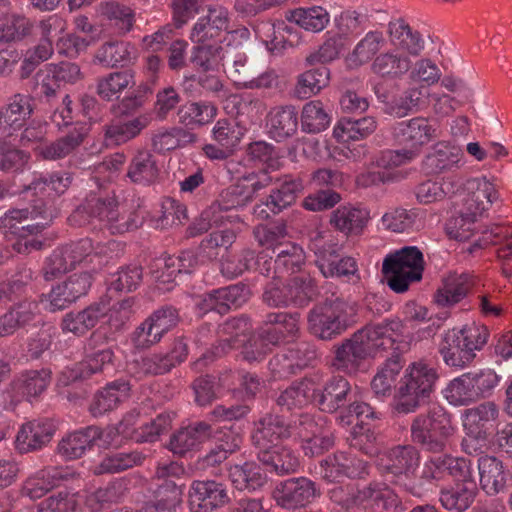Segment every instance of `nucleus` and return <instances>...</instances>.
Segmentation results:
<instances>
[{"label": "nucleus", "instance_id": "obj_1", "mask_svg": "<svg viewBox=\"0 0 512 512\" xmlns=\"http://www.w3.org/2000/svg\"><path fill=\"white\" fill-rule=\"evenodd\" d=\"M401 333L402 323L398 319L367 324L337 348L333 366L337 370L354 373L366 358L397 349L395 344Z\"/></svg>", "mask_w": 512, "mask_h": 512}, {"label": "nucleus", "instance_id": "obj_2", "mask_svg": "<svg viewBox=\"0 0 512 512\" xmlns=\"http://www.w3.org/2000/svg\"><path fill=\"white\" fill-rule=\"evenodd\" d=\"M488 328L475 323L461 328H452L441 336L438 352L444 363L452 368L462 369L470 365L487 343Z\"/></svg>", "mask_w": 512, "mask_h": 512}, {"label": "nucleus", "instance_id": "obj_3", "mask_svg": "<svg viewBox=\"0 0 512 512\" xmlns=\"http://www.w3.org/2000/svg\"><path fill=\"white\" fill-rule=\"evenodd\" d=\"M357 305L340 298L326 299L316 304L307 315L311 335L322 341H331L356 323Z\"/></svg>", "mask_w": 512, "mask_h": 512}, {"label": "nucleus", "instance_id": "obj_4", "mask_svg": "<svg viewBox=\"0 0 512 512\" xmlns=\"http://www.w3.org/2000/svg\"><path fill=\"white\" fill-rule=\"evenodd\" d=\"M467 195L463 198L460 215L450 222V234L463 241L470 237L477 218L488 210L498 194L495 186L485 177L467 179L465 184Z\"/></svg>", "mask_w": 512, "mask_h": 512}, {"label": "nucleus", "instance_id": "obj_5", "mask_svg": "<svg viewBox=\"0 0 512 512\" xmlns=\"http://www.w3.org/2000/svg\"><path fill=\"white\" fill-rule=\"evenodd\" d=\"M438 375L436 370L419 361L408 366L401 380L394 408L398 413L415 412L432 393Z\"/></svg>", "mask_w": 512, "mask_h": 512}, {"label": "nucleus", "instance_id": "obj_6", "mask_svg": "<svg viewBox=\"0 0 512 512\" xmlns=\"http://www.w3.org/2000/svg\"><path fill=\"white\" fill-rule=\"evenodd\" d=\"M451 416L442 408H433L416 416L411 423L412 441L432 453L443 452L453 435Z\"/></svg>", "mask_w": 512, "mask_h": 512}, {"label": "nucleus", "instance_id": "obj_7", "mask_svg": "<svg viewBox=\"0 0 512 512\" xmlns=\"http://www.w3.org/2000/svg\"><path fill=\"white\" fill-rule=\"evenodd\" d=\"M423 270V254L415 246H406L390 253L382 264V272L387 277L388 286L397 293L405 292L411 282L419 281Z\"/></svg>", "mask_w": 512, "mask_h": 512}, {"label": "nucleus", "instance_id": "obj_8", "mask_svg": "<svg viewBox=\"0 0 512 512\" xmlns=\"http://www.w3.org/2000/svg\"><path fill=\"white\" fill-rule=\"evenodd\" d=\"M467 468L466 461L444 454L428 458L419 473H415L408 493L417 498H424L435 492L438 483L448 476L462 477Z\"/></svg>", "mask_w": 512, "mask_h": 512}, {"label": "nucleus", "instance_id": "obj_9", "mask_svg": "<svg viewBox=\"0 0 512 512\" xmlns=\"http://www.w3.org/2000/svg\"><path fill=\"white\" fill-rule=\"evenodd\" d=\"M420 452L413 445H397L384 451L377 460L380 472L408 493L420 466Z\"/></svg>", "mask_w": 512, "mask_h": 512}, {"label": "nucleus", "instance_id": "obj_10", "mask_svg": "<svg viewBox=\"0 0 512 512\" xmlns=\"http://www.w3.org/2000/svg\"><path fill=\"white\" fill-rule=\"evenodd\" d=\"M53 216L51 208L40 201L33 206L32 210L23 208L7 211L0 218V229L5 235L11 234L20 239H26L27 236L42 231L49 225Z\"/></svg>", "mask_w": 512, "mask_h": 512}, {"label": "nucleus", "instance_id": "obj_11", "mask_svg": "<svg viewBox=\"0 0 512 512\" xmlns=\"http://www.w3.org/2000/svg\"><path fill=\"white\" fill-rule=\"evenodd\" d=\"M400 505L399 496L385 482L372 481L356 488L355 512H384L396 510Z\"/></svg>", "mask_w": 512, "mask_h": 512}, {"label": "nucleus", "instance_id": "obj_12", "mask_svg": "<svg viewBox=\"0 0 512 512\" xmlns=\"http://www.w3.org/2000/svg\"><path fill=\"white\" fill-rule=\"evenodd\" d=\"M440 136L437 123L424 117H415L399 122L394 128V137L399 145L415 151V156L424 145Z\"/></svg>", "mask_w": 512, "mask_h": 512}, {"label": "nucleus", "instance_id": "obj_13", "mask_svg": "<svg viewBox=\"0 0 512 512\" xmlns=\"http://www.w3.org/2000/svg\"><path fill=\"white\" fill-rule=\"evenodd\" d=\"M252 326L248 317L242 315L227 319L219 326V343L213 347L212 351L204 353L194 364L200 366L202 362L214 360L228 353L231 349L244 345Z\"/></svg>", "mask_w": 512, "mask_h": 512}, {"label": "nucleus", "instance_id": "obj_14", "mask_svg": "<svg viewBox=\"0 0 512 512\" xmlns=\"http://www.w3.org/2000/svg\"><path fill=\"white\" fill-rule=\"evenodd\" d=\"M119 212L113 198H101L91 195L70 216L73 224L82 226L97 220L101 226L111 231V226L118 222Z\"/></svg>", "mask_w": 512, "mask_h": 512}, {"label": "nucleus", "instance_id": "obj_15", "mask_svg": "<svg viewBox=\"0 0 512 512\" xmlns=\"http://www.w3.org/2000/svg\"><path fill=\"white\" fill-rule=\"evenodd\" d=\"M478 470L480 486L488 496L505 494L512 488V467L509 468L497 457L481 456Z\"/></svg>", "mask_w": 512, "mask_h": 512}, {"label": "nucleus", "instance_id": "obj_16", "mask_svg": "<svg viewBox=\"0 0 512 512\" xmlns=\"http://www.w3.org/2000/svg\"><path fill=\"white\" fill-rule=\"evenodd\" d=\"M354 392L350 382L342 376H333L317 382L315 393V404L321 411L326 413H335L345 404L353 400Z\"/></svg>", "mask_w": 512, "mask_h": 512}, {"label": "nucleus", "instance_id": "obj_17", "mask_svg": "<svg viewBox=\"0 0 512 512\" xmlns=\"http://www.w3.org/2000/svg\"><path fill=\"white\" fill-rule=\"evenodd\" d=\"M229 23L227 8L220 5L209 6L207 15L200 17L193 25L189 38L196 44L215 45L222 34L228 31Z\"/></svg>", "mask_w": 512, "mask_h": 512}, {"label": "nucleus", "instance_id": "obj_18", "mask_svg": "<svg viewBox=\"0 0 512 512\" xmlns=\"http://www.w3.org/2000/svg\"><path fill=\"white\" fill-rule=\"evenodd\" d=\"M227 487L214 480L194 481L189 491V506L192 512H213L228 504Z\"/></svg>", "mask_w": 512, "mask_h": 512}, {"label": "nucleus", "instance_id": "obj_19", "mask_svg": "<svg viewBox=\"0 0 512 512\" xmlns=\"http://www.w3.org/2000/svg\"><path fill=\"white\" fill-rule=\"evenodd\" d=\"M320 495L315 483L306 477L290 478L282 482L275 493L277 504L285 509L302 508Z\"/></svg>", "mask_w": 512, "mask_h": 512}, {"label": "nucleus", "instance_id": "obj_20", "mask_svg": "<svg viewBox=\"0 0 512 512\" xmlns=\"http://www.w3.org/2000/svg\"><path fill=\"white\" fill-rule=\"evenodd\" d=\"M42 73L40 88L47 98L54 97L60 88L74 85L84 78L80 66L70 61L47 64Z\"/></svg>", "mask_w": 512, "mask_h": 512}, {"label": "nucleus", "instance_id": "obj_21", "mask_svg": "<svg viewBox=\"0 0 512 512\" xmlns=\"http://www.w3.org/2000/svg\"><path fill=\"white\" fill-rule=\"evenodd\" d=\"M367 462L352 452H338L320 463L319 474L329 482L339 481L344 477H359L366 473Z\"/></svg>", "mask_w": 512, "mask_h": 512}, {"label": "nucleus", "instance_id": "obj_22", "mask_svg": "<svg viewBox=\"0 0 512 512\" xmlns=\"http://www.w3.org/2000/svg\"><path fill=\"white\" fill-rule=\"evenodd\" d=\"M320 374L314 373L294 381L283 390L276 399L281 411L294 412L301 410L310 403L315 404V393Z\"/></svg>", "mask_w": 512, "mask_h": 512}, {"label": "nucleus", "instance_id": "obj_23", "mask_svg": "<svg viewBox=\"0 0 512 512\" xmlns=\"http://www.w3.org/2000/svg\"><path fill=\"white\" fill-rule=\"evenodd\" d=\"M92 284V275L88 272L71 275L66 281L56 285L49 293L50 309L63 310L80 297L87 294Z\"/></svg>", "mask_w": 512, "mask_h": 512}, {"label": "nucleus", "instance_id": "obj_24", "mask_svg": "<svg viewBox=\"0 0 512 512\" xmlns=\"http://www.w3.org/2000/svg\"><path fill=\"white\" fill-rule=\"evenodd\" d=\"M475 279L470 273L450 272L442 279L434 294V303L441 308H451L460 303L472 290Z\"/></svg>", "mask_w": 512, "mask_h": 512}, {"label": "nucleus", "instance_id": "obj_25", "mask_svg": "<svg viewBox=\"0 0 512 512\" xmlns=\"http://www.w3.org/2000/svg\"><path fill=\"white\" fill-rule=\"evenodd\" d=\"M339 252L340 246L336 243L324 244L316 251V263L324 277H347L358 271L355 259L340 257Z\"/></svg>", "mask_w": 512, "mask_h": 512}, {"label": "nucleus", "instance_id": "obj_26", "mask_svg": "<svg viewBox=\"0 0 512 512\" xmlns=\"http://www.w3.org/2000/svg\"><path fill=\"white\" fill-rule=\"evenodd\" d=\"M29 95L15 94L0 108V129L7 135L24 127L33 113Z\"/></svg>", "mask_w": 512, "mask_h": 512}, {"label": "nucleus", "instance_id": "obj_27", "mask_svg": "<svg viewBox=\"0 0 512 512\" xmlns=\"http://www.w3.org/2000/svg\"><path fill=\"white\" fill-rule=\"evenodd\" d=\"M291 435V427L281 416L266 414L255 423L251 438L253 445L261 451L278 445V441Z\"/></svg>", "mask_w": 512, "mask_h": 512}, {"label": "nucleus", "instance_id": "obj_28", "mask_svg": "<svg viewBox=\"0 0 512 512\" xmlns=\"http://www.w3.org/2000/svg\"><path fill=\"white\" fill-rule=\"evenodd\" d=\"M212 435L211 425L203 421L194 422L172 434L169 449L173 454L183 456L188 452L197 450Z\"/></svg>", "mask_w": 512, "mask_h": 512}, {"label": "nucleus", "instance_id": "obj_29", "mask_svg": "<svg viewBox=\"0 0 512 512\" xmlns=\"http://www.w3.org/2000/svg\"><path fill=\"white\" fill-rule=\"evenodd\" d=\"M54 431V425L47 419L26 422L17 433L16 448L20 453L39 450L51 441Z\"/></svg>", "mask_w": 512, "mask_h": 512}, {"label": "nucleus", "instance_id": "obj_30", "mask_svg": "<svg viewBox=\"0 0 512 512\" xmlns=\"http://www.w3.org/2000/svg\"><path fill=\"white\" fill-rule=\"evenodd\" d=\"M136 59L135 47L125 41H107L100 45L93 56V63L106 69L126 67Z\"/></svg>", "mask_w": 512, "mask_h": 512}, {"label": "nucleus", "instance_id": "obj_31", "mask_svg": "<svg viewBox=\"0 0 512 512\" xmlns=\"http://www.w3.org/2000/svg\"><path fill=\"white\" fill-rule=\"evenodd\" d=\"M258 31L266 37L264 42L267 48L275 54H281L286 49L292 48L300 42L297 29L286 24L284 21L262 23L258 27Z\"/></svg>", "mask_w": 512, "mask_h": 512}, {"label": "nucleus", "instance_id": "obj_32", "mask_svg": "<svg viewBox=\"0 0 512 512\" xmlns=\"http://www.w3.org/2000/svg\"><path fill=\"white\" fill-rule=\"evenodd\" d=\"M107 312L106 304L102 302L93 303L81 311L67 313L62 319L61 328L64 332L82 336L95 327Z\"/></svg>", "mask_w": 512, "mask_h": 512}, {"label": "nucleus", "instance_id": "obj_33", "mask_svg": "<svg viewBox=\"0 0 512 512\" xmlns=\"http://www.w3.org/2000/svg\"><path fill=\"white\" fill-rule=\"evenodd\" d=\"M39 313L36 301L24 300L13 304L0 315V337L13 335L18 329L32 322Z\"/></svg>", "mask_w": 512, "mask_h": 512}, {"label": "nucleus", "instance_id": "obj_34", "mask_svg": "<svg viewBox=\"0 0 512 512\" xmlns=\"http://www.w3.org/2000/svg\"><path fill=\"white\" fill-rule=\"evenodd\" d=\"M266 121L271 137L276 141H282L296 133L298 112L292 105L276 106L268 112Z\"/></svg>", "mask_w": 512, "mask_h": 512}, {"label": "nucleus", "instance_id": "obj_35", "mask_svg": "<svg viewBox=\"0 0 512 512\" xmlns=\"http://www.w3.org/2000/svg\"><path fill=\"white\" fill-rule=\"evenodd\" d=\"M258 459L267 470L279 476L294 473L299 467L296 453L287 446H273L258 452Z\"/></svg>", "mask_w": 512, "mask_h": 512}, {"label": "nucleus", "instance_id": "obj_36", "mask_svg": "<svg viewBox=\"0 0 512 512\" xmlns=\"http://www.w3.org/2000/svg\"><path fill=\"white\" fill-rule=\"evenodd\" d=\"M86 135L84 125L74 126L65 136L56 141L38 145L36 153L45 160H58L71 154L77 147L81 145Z\"/></svg>", "mask_w": 512, "mask_h": 512}, {"label": "nucleus", "instance_id": "obj_37", "mask_svg": "<svg viewBox=\"0 0 512 512\" xmlns=\"http://www.w3.org/2000/svg\"><path fill=\"white\" fill-rule=\"evenodd\" d=\"M370 218L368 210L354 206H340L331 213L330 224L345 235L362 232Z\"/></svg>", "mask_w": 512, "mask_h": 512}, {"label": "nucleus", "instance_id": "obj_38", "mask_svg": "<svg viewBox=\"0 0 512 512\" xmlns=\"http://www.w3.org/2000/svg\"><path fill=\"white\" fill-rule=\"evenodd\" d=\"M129 383L124 380H116L106 385L93 398L90 412L94 417H99L115 409L122 401L128 398Z\"/></svg>", "mask_w": 512, "mask_h": 512}, {"label": "nucleus", "instance_id": "obj_39", "mask_svg": "<svg viewBox=\"0 0 512 512\" xmlns=\"http://www.w3.org/2000/svg\"><path fill=\"white\" fill-rule=\"evenodd\" d=\"M459 148L445 143L436 144L423 161L424 169L430 174H440L459 167L462 159Z\"/></svg>", "mask_w": 512, "mask_h": 512}, {"label": "nucleus", "instance_id": "obj_40", "mask_svg": "<svg viewBox=\"0 0 512 512\" xmlns=\"http://www.w3.org/2000/svg\"><path fill=\"white\" fill-rule=\"evenodd\" d=\"M477 488L472 482H463L454 487L443 488L439 493L442 507L448 511L464 512L474 502Z\"/></svg>", "mask_w": 512, "mask_h": 512}, {"label": "nucleus", "instance_id": "obj_41", "mask_svg": "<svg viewBox=\"0 0 512 512\" xmlns=\"http://www.w3.org/2000/svg\"><path fill=\"white\" fill-rule=\"evenodd\" d=\"M135 85V76L132 70L111 72L96 80V94L105 101L118 99L127 88Z\"/></svg>", "mask_w": 512, "mask_h": 512}, {"label": "nucleus", "instance_id": "obj_42", "mask_svg": "<svg viewBox=\"0 0 512 512\" xmlns=\"http://www.w3.org/2000/svg\"><path fill=\"white\" fill-rule=\"evenodd\" d=\"M159 174L154 155L148 150H139L131 159L127 177L136 184L149 185Z\"/></svg>", "mask_w": 512, "mask_h": 512}, {"label": "nucleus", "instance_id": "obj_43", "mask_svg": "<svg viewBox=\"0 0 512 512\" xmlns=\"http://www.w3.org/2000/svg\"><path fill=\"white\" fill-rule=\"evenodd\" d=\"M97 435L96 426L74 431L59 442L58 451L67 459L80 458L97 440Z\"/></svg>", "mask_w": 512, "mask_h": 512}, {"label": "nucleus", "instance_id": "obj_44", "mask_svg": "<svg viewBox=\"0 0 512 512\" xmlns=\"http://www.w3.org/2000/svg\"><path fill=\"white\" fill-rule=\"evenodd\" d=\"M172 368L171 358L164 353L148 354L139 359H134L128 364V371L136 379L165 374Z\"/></svg>", "mask_w": 512, "mask_h": 512}, {"label": "nucleus", "instance_id": "obj_45", "mask_svg": "<svg viewBox=\"0 0 512 512\" xmlns=\"http://www.w3.org/2000/svg\"><path fill=\"white\" fill-rule=\"evenodd\" d=\"M410 68V58L394 52L379 54L371 65L374 74L388 80L402 77Z\"/></svg>", "mask_w": 512, "mask_h": 512}, {"label": "nucleus", "instance_id": "obj_46", "mask_svg": "<svg viewBox=\"0 0 512 512\" xmlns=\"http://www.w3.org/2000/svg\"><path fill=\"white\" fill-rule=\"evenodd\" d=\"M329 79L330 71L325 65L311 68L298 76L294 95L299 99H308L325 88Z\"/></svg>", "mask_w": 512, "mask_h": 512}, {"label": "nucleus", "instance_id": "obj_47", "mask_svg": "<svg viewBox=\"0 0 512 512\" xmlns=\"http://www.w3.org/2000/svg\"><path fill=\"white\" fill-rule=\"evenodd\" d=\"M389 34L392 43L410 55L416 56L424 48V40L420 33L412 30L403 19L389 23Z\"/></svg>", "mask_w": 512, "mask_h": 512}, {"label": "nucleus", "instance_id": "obj_48", "mask_svg": "<svg viewBox=\"0 0 512 512\" xmlns=\"http://www.w3.org/2000/svg\"><path fill=\"white\" fill-rule=\"evenodd\" d=\"M145 456L139 451H121L106 454L94 468L96 475L120 473L142 464Z\"/></svg>", "mask_w": 512, "mask_h": 512}, {"label": "nucleus", "instance_id": "obj_49", "mask_svg": "<svg viewBox=\"0 0 512 512\" xmlns=\"http://www.w3.org/2000/svg\"><path fill=\"white\" fill-rule=\"evenodd\" d=\"M229 477L238 490L254 491L266 483V474L255 462L232 466L229 470Z\"/></svg>", "mask_w": 512, "mask_h": 512}, {"label": "nucleus", "instance_id": "obj_50", "mask_svg": "<svg viewBox=\"0 0 512 512\" xmlns=\"http://www.w3.org/2000/svg\"><path fill=\"white\" fill-rule=\"evenodd\" d=\"M151 121L150 114H142L128 122L108 126L105 131V139L110 145L126 143L148 127Z\"/></svg>", "mask_w": 512, "mask_h": 512}, {"label": "nucleus", "instance_id": "obj_51", "mask_svg": "<svg viewBox=\"0 0 512 512\" xmlns=\"http://www.w3.org/2000/svg\"><path fill=\"white\" fill-rule=\"evenodd\" d=\"M376 127L377 124L373 117L359 119L344 117L337 123L334 134L343 141L360 140L371 135Z\"/></svg>", "mask_w": 512, "mask_h": 512}, {"label": "nucleus", "instance_id": "obj_52", "mask_svg": "<svg viewBox=\"0 0 512 512\" xmlns=\"http://www.w3.org/2000/svg\"><path fill=\"white\" fill-rule=\"evenodd\" d=\"M275 256L274 272L279 275L299 272L305 264L304 250L293 242L278 247Z\"/></svg>", "mask_w": 512, "mask_h": 512}, {"label": "nucleus", "instance_id": "obj_53", "mask_svg": "<svg viewBox=\"0 0 512 512\" xmlns=\"http://www.w3.org/2000/svg\"><path fill=\"white\" fill-rule=\"evenodd\" d=\"M177 115L186 126H203L213 121L217 108L209 102H188L178 109Z\"/></svg>", "mask_w": 512, "mask_h": 512}, {"label": "nucleus", "instance_id": "obj_54", "mask_svg": "<svg viewBox=\"0 0 512 512\" xmlns=\"http://www.w3.org/2000/svg\"><path fill=\"white\" fill-rule=\"evenodd\" d=\"M330 122L331 116L321 101L313 100L304 104L301 111V127L304 132L320 133L329 127Z\"/></svg>", "mask_w": 512, "mask_h": 512}, {"label": "nucleus", "instance_id": "obj_55", "mask_svg": "<svg viewBox=\"0 0 512 512\" xmlns=\"http://www.w3.org/2000/svg\"><path fill=\"white\" fill-rule=\"evenodd\" d=\"M70 183L71 177L65 172L39 174L34 177L26 190H32L40 195H60L66 191Z\"/></svg>", "mask_w": 512, "mask_h": 512}, {"label": "nucleus", "instance_id": "obj_56", "mask_svg": "<svg viewBox=\"0 0 512 512\" xmlns=\"http://www.w3.org/2000/svg\"><path fill=\"white\" fill-rule=\"evenodd\" d=\"M444 396L453 406H468L479 401L466 373L449 382L444 390Z\"/></svg>", "mask_w": 512, "mask_h": 512}, {"label": "nucleus", "instance_id": "obj_57", "mask_svg": "<svg viewBox=\"0 0 512 512\" xmlns=\"http://www.w3.org/2000/svg\"><path fill=\"white\" fill-rule=\"evenodd\" d=\"M291 304L307 305L317 294V286L309 273H300L292 277L286 284Z\"/></svg>", "mask_w": 512, "mask_h": 512}, {"label": "nucleus", "instance_id": "obj_58", "mask_svg": "<svg viewBox=\"0 0 512 512\" xmlns=\"http://www.w3.org/2000/svg\"><path fill=\"white\" fill-rule=\"evenodd\" d=\"M32 23L19 14H10L0 19V43L17 42L31 33Z\"/></svg>", "mask_w": 512, "mask_h": 512}, {"label": "nucleus", "instance_id": "obj_59", "mask_svg": "<svg viewBox=\"0 0 512 512\" xmlns=\"http://www.w3.org/2000/svg\"><path fill=\"white\" fill-rule=\"evenodd\" d=\"M198 257L193 251H183L178 257L165 260L164 270L156 278L162 283H171L180 273H190L198 265Z\"/></svg>", "mask_w": 512, "mask_h": 512}, {"label": "nucleus", "instance_id": "obj_60", "mask_svg": "<svg viewBox=\"0 0 512 512\" xmlns=\"http://www.w3.org/2000/svg\"><path fill=\"white\" fill-rule=\"evenodd\" d=\"M288 19L305 30L319 32L328 24L329 14L326 9L314 6L296 9L291 12Z\"/></svg>", "mask_w": 512, "mask_h": 512}, {"label": "nucleus", "instance_id": "obj_61", "mask_svg": "<svg viewBox=\"0 0 512 512\" xmlns=\"http://www.w3.org/2000/svg\"><path fill=\"white\" fill-rule=\"evenodd\" d=\"M51 381L49 369L29 370L21 374L15 382L18 390L28 398L37 397L43 393Z\"/></svg>", "mask_w": 512, "mask_h": 512}, {"label": "nucleus", "instance_id": "obj_62", "mask_svg": "<svg viewBox=\"0 0 512 512\" xmlns=\"http://www.w3.org/2000/svg\"><path fill=\"white\" fill-rule=\"evenodd\" d=\"M402 369L398 356L389 358L371 381V388L376 395L385 396L390 392Z\"/></svg>", "mask_w": 512, "mask_h": 512}, {"label": "nucleus", "instance_id": "obj_63", "mask_svg": "<svg viewBox=\"0 0 512 512\" xmlns=\"http://www.w3.org/2000/svg\"><path fill=\"white\" fill-rule=\"evenodd\" d=\"M252 200L251 192L246 189L245 183H237L223 190L220 199L212 205L217 206L219 214H223L228 210L244 207Z\"/></svg>", "mask_w": 512, "mask_h": 512}, {"label": "nucleus", "instance_id": "obj_64", "mask_svg": "<svg viewBox=\"0 0 512 512\" xmlns=\"http://www.w3.org/2000/svg\"><path fill=\"white\" fill-rule=\"evenodd\" d=\"M381 221L386 230L395 233L408 232L417 225V213L404 208H393L382 216Z\"/></svg>", "mask_w": 512, "mask_h": 512}]
</instances>
